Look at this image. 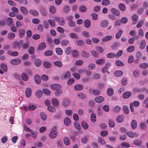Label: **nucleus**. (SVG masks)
Returning <instances> with one entry per match:
<instances>
[{"mask_svg": "<svg viewBox=\"0 0 148 148\" xmlns=\"http://www.w3.org/2000/svg\"><path fill=\"white\" fill-rule=\"evenodd\" d=\"M132 95L131 92L130 91H126L123 95V97L124 99H127L130 98Z\"/></svg>", "mask_w": 148, "mask_h": 148, "instance_id": "obj_10", "label": "nucleus"}, {"mask_svg": "<svg viewBox=\"0 0 148 148\" xmlns=\"http://www.w3.org/2000/svg\"><path fill=\"white\" fill-rule=\"evenodd\" d=\"M138 18V16L136 14H134L132 15V20L133 21L132 24L134 25L136 24Z\"/></svg>", "mask_w": 148, "mask_h": 148, "instance_id": "obj_8", "label": "nucleus"}, {"mask_svg": "<svg viewBox=\"0 0 148 148\" xmlns=\"http://www.w3.org/2000/svg\"><path fill=\"white\" fill-rule=\"evenodd\" d=\"M138 38V36L137 35H135L134 36L132 37L128 40V42L130 44H133L134 42V40H137Z\"/></svg>", "mask_w": 148, "mask_h": 148, "instance_id": "obj_5", "label": "nucleus"}, {"mask_svg": "<svg viewBox=\"0 0 148 148\" xmlns=\"http://www.w3.org/2000/svg\"><path fill=\"white\" fill-rule=\"evenodd\" d=\"M51 102L52 104L55 106H58L59 105L58 100L55 98H53Z\"/></svg>", "mask_w": 148, "mask_h": 148, "instance_id": "obj_26", "label": "nucleus"}, {"mask_svg": "<svg viewBox=\"0 0 148 148\" xmlns=\"http://www.w3.org/2000/svg\"><path fill=\"white\" fill-rule=\"evenodd\" d=\"M57 132L56 131H53L50 133L49 136L51 138H53L57 136Z\"/></svg>", "mask_w": 148, "mask_h": 148, "instance_id": "obj_15", "label": "nucleus"}, {"mask_svg": "<svg viewBox=\"0 0 148 148\" xmlns=\"http://www.w3.org/2000/svg\"><path fill=\"white\" fill-rule=\"evenodd\" d=\"M69 37L72 38L73 39H78V36L77 34L74 33H71L69 34Z\"/></svg>", "mask_w": 148, "mask_h": 148, "instance_id": "obj_41", "label": "nucleus"}, {"mask_svg": "<svg viewBox=\"0 0 148 148\" xmlns=\"http://www.w3.org/2000/svg\"><path fill=\"white\" fill-rule=\"evenodd\" d=\"M100 94V91L99 89H95L93 91V94L95 96H98Z\"/></svg>", "mask_w": 148, "mask_h": 148, "instance_id": "obj_52", "label": "nucleus"}, {"mask_svg": "<svg viewBox=\"0 0 148 148\" xmlns=\"http://www.w3.org/2000/svg\"><path fill=\"white\" fill-rule=\"evenodd\" d=\"M34 80L36 83L38 84H40L41 83V79L40 76L38 74H36L34 77Z\"/></svg>", "mask_w": 148, "mask_h": 148, "instance_id": "obj_11", "label": "nucleus"}, {"mask_svg": "<svg viewBox=\"0 0 148 148\" xmlns=\"http://www.w3.org/2000/svg\"><path fill=\"white\" fill-rule=\"evenodd\" d=\"M53 52L50 50H48L46 51L44 53V55L46 56H50L52 55Z\"/></svg>", "mask_w": 148, "mask_h": 148, "instance_id": "obj_55", "label": "nucleus"}, {"mask_svg": "<svg viewBox=\"0 0 148 148\" xmlns=\"http://www.w3.org/2000/svg\"><path fill=\"white\" fill-rule=\"evenodd\" d=\"M55 20L57 21H58L60 25H63L65 24V20L64 18H55Z\"/></svg>", "mask_w": 148, "mask_h": 148, "instance_id": "obj_3", "label": "nucleus"}, {"mask_svg": "<svg viewBox=\"0 0 148 148\" xmlns=\"http://www.w3.org/2000/svg\"><path fill=\"white\" fill-rule=\"evenodd\" d=\"M48 22L49 24L52 27H54L55 26V23L54 21L52 19H49Z\"/></svg>", "mask_w": 148, "mask_h": 148, "instance_id": "obj_64", "label": "nucleus"}, {"mask_svg": "<svg viewBox=\"0 0 148 148\" xmlns=\"http://www.w3.org/2000/svg\"><path fill=\"white\" fill-rule=\"evenodd\" d=\"M133 144L137 146H140L142 143L141 140L138 139L135 140L133 142Z\"/></svg>", "mask_w": 148, "mask_h": 148, "instance_id": "obj_36", "label": "nucleus"}, {"mask_svg": "<svg viewBox=\"0 0 148 148\" xmlns=\"http://www.w3.org/2000/svg\"><path fill=\"white\" fill-rule=\"evenodd\" d=\"M122 34V31L121 30H119L115 34V37L117 39H119Z\"/></svg>", "mask_w": 148, "mask_h": 148, "instance_id": "obj_59", "label": "nucleus"}, {"mask_svg": "<svg viewBox=\"0 0 148 148\" xmlns=\"http://www.w3.org/2000/svg\"><path fill=\"white\" fill-rule=\"evenodd\" d=\"M137 126L136 121L135 120H133L131 123V127L132 129H136Z\"/></svg>", "mask_w": 148, "mask_h": 148, "instance_id": "obj_22", "label": "nucleus"}, {"mask_svg": "<svg viewBox=\"0 0 148 148\" xmlns=\"http://www.w3.org/2000/svg\"><path fill=\"white\" fill-rule=\"evenodd\" d=\"M112 37L111 36H107L103 38L102 39V40L103 42H106L112 39Z\"/></svg>", "mask_w": 148, "mask_h": 148, "instance_id": "obj_24", "label": "nucleus"}, {"mask_svg": "<svg viewBox=\"0 0 148 148\" xmlns=\"http://www.w3.org/2000/svg\"><path fill=\"white\" fill-rule=\"evenodd\" d=\"M81 55L83 57L86 58H87L89 56V53L88 52H86L84 51H83L82 52Z\"/></svg>", "mask_w": 148, "mask_h": 148, "instance_id": "obj_48", "label": "nucleus"}, {"mask_svg": "<svg viewBox=\"0 0 148 148\" xmlns=\"http://www.w3.org/2000/svg\"><path fill=\"white\" fill-rule=\"evenodd\" d=\"M53 64L55 66L59 67H61L62 65V62L59 61H56L54 62Z\"/></svg>", "mask_w": 148, "mask_h": 148, "instance_id": "obj_32", "label": "nucleus"}, {"mask_svg": "<svg viewBox=\"0 0 148 148\" xmlns=\"http://www.w3.org/2000/svg\"><path fill=\"white\" fill-rule=\"evenodd\" d=\"M46 47L45 43L44 42H42L40 43L39 45V49L40 50H43Z\"/></svg>", "mask_w": 148, "mask_h": 148, "instance_id": "obj_28", "label": "nucleus"}, {"mask_svg": "<svg viewBox=\"0 0 148 148\" xmlns=\"http://www.w3.org/2000/svg\"><path fill=\"white\" fill-rule=\"evenodd\" d=\"M64 142L66 145H69L70 143L69 138L66 137H65L64 138Z\"/></svg>", "mask_w": 148, "mask_h": 148, "instance_id": "obj_40", "label": "nucleus"}, {"mask_svg": "<svg viewBox=\"0 0 148 148\" xmlns=\"http://www.w3.org/2000/svg\"><path fill=\"white\" fill-rule=\"evenodd\" d=\"M64 124L66 126L70 125L71 123V120L68 117H66L64 119Z\"/></svg>", "mask_w": 148, "mask_h": 148, "instance_id": "obj_16", "label": "nucleus"}, {"mask_svg": "<svg viewBox=\"0 0 148 148\" xmlns=\"http://www.w3.org/2000/svg\"><path fill=\"white\" fill-rule=\"evenodd\" d=\"M35 48L33 47H30L28 49V51L30 54H33L34 53Z\"/></svg>", "mask_w": 148, "mask_h": 148, "instance_id": "obj_49", "label": "nucleus"}, {"mask_svg": "<svg viewBox=\"0 0 148 148\" xmlns=\"http://www.w3.org/2000/svg\"><path fill=\"white\" fill-rule=\"evenodd\" d=\"M116 64L117 66H121L124 65V63L121 60H117L116 61Z\"/></svg>", "mask_w": 148, "mask_h": 148, "instance_id": "obj_47", "label": "nucleus"}, {"mask_svg": "<svg viewBox=\"0 0 148 148\" xmlns=\"http://www.w3.org/2000/svg\"><path fill=\"white\" fill-rule=\"evenodd\" d=\"M77 97L80 99H84L86 97V95L83 93H80L77 95Z\"/></svg>", "mask_w": 148, "mask_h": 148, "instance_id": "obj_43", "label": "nucleus"}, {"mask_svg": "<svg viewBox=\"0 0 148 148\" xmlns=\"http://www.w3.org/2000/svg\"><path fill=\"white\" fill-rule=\"evenodd\" d=\"M41 118L43 121H45L47 119V117L45 114L44 112H41L40 114Z\"/></svg>", "mask_w": 148, "mask_h": 148, "instance_id": "obj_56", "label": "nucleus"}, {"mask_svg": "<svg viewBox=\"0 0 148 148\" xmlns=\"http://www.w3.org/2000/svg\"><path fill=\"white\" fill-rule=\"evenodd\" d=\"M7 54L12 56H17L18 55V53L16 51L11 52L10 51H9L7 52Z\"/></svg>", "mask_w": 148, "mask_h": 148, "instance_id": "obj_42", "label": "nucleus"}, {"mask_svg": "<svg viewBox=\"0 0 148 148\" xmlns=\"http://www.w3.org/2000/svg\"><path fill=\"white\" fill-rule=\"evenodd\" d=\"M110 1L109 0H103L101 2L102 5L103 6H106L110 5Z\"/></svg>", "mask_w": 148, "mask_h": 148, "instance_id": "obj_35", "label": "nucleus"}, {"mask_svg": "<svg viewBox=\"0 0 148 148\" xmlns=\"http://www.w3.org/2000/svg\"><path fill=\"white\" fill-rule=\"evenodd\" d=\"M123 72L120 70L116 71L114 73V75L116 77H121L122 75Z\"/></svg>", "mask_w": 148, "mask_h": 148, "instance_id": "obj_25", "label": "nucleus"}, {"mask_svg": "<svg viewBox=\"0 0 148 148\" xmlns=\"http://www.w3.org/2000/svg\"><path fill=\"white\" fill-rule=\"evenodd\" d=\"M81 124L82 127L84 129L86 130L88 129V126L86 123L83 121L82 122Z\"/></svg>", "mask_w": 148, "mask_h": 148, "instance_id": "obj_51", "label": "nucleus"}, {"mask_svg": "<svg viewBox=\"0 0 148 148\" xmlns=\"http://www.w3.org/2000/svg\"><path fill=\"white\" fill-rule=\"evenodd\" d=\"M0 67L1 69L5 72H7V66L5 63H2L0 65Z\"/></svg>", "mask_w": 148, "mask_h": 148, "instance_id": "obj_20", "label": "nucleus"}, {"mask_svg": "<svg viewBox=\"0 0 148 148\" xmlns=\"http://www.w3.org/2000/svg\"><path fill=\"white\" fill-rule=\"evenodd\" d=\"M6 21L7 25L9 26L14 25L13 24V19L11 17H9L6 20Z\"/></svg>", "mask_w": 148, "mask_h": 148, "instance_id": "obj_7", "label": "nucleus"}, {"mask_svg": "<svg viewBox=\"0 0 148 148\" xmlns=\"http://www.w3.org/2000/svg\"><path fill=\"white\" fill-rule=\"evenodd\" d=\"M36 95L38 98H40L42 95V92L41 90H38L36 92Z\"/></svg>", "mask_w": 148, "mask_h": 148, "instance_id": "obj_53", "label": "nucleus"}, {"mask_svg": "<svg viewBox=\"0 0 148 148\" xmlns=\"http://www.w3.org/2000/svg\"><path fill=\"white\" fill-rule=\"evenodd\" d=\"M145 87H143L141 88H134V91L135 92L141 93L144 92L145 90Z\"/></svg>", "mask_w": 148, "mask_h": 148, "instance_id": "obj_14", "label": "nucleus"}, {"mask_svg": "<svg viewBox=\"0 0 148 148\" xmlns=\"http://www.w3.org/2000/svg\"><path fill=\"white\" fill-rule=\"evenodd\" d=\"M139 67L142 69H145L148 67V64L144 63L140 64L139 66Z\"/></svg>", "mask_w": 148, "mask_h": 148, "instance_id": "obj_50", "label": "nucleus"}, {"mask_svg": "<svg viewBox=\"0 0 148 148\" xmlns=\"http://www.w3.org/2000/svg\"><path fill=\"white\" fill-rule=\"evenodd\" d=\"M70 8L69 6L68 5L65 6L63 9V12L65 13H68L70 11Z\"/></svg>", "mask_w": 148, "mask_h": 148, "instance_id": "obj_33", "label": "nucleus"}, {"mask_svg": "<svg viewBox=\"0 0 148 148\" xmlns=\"http://www.w3.org/2000/svg\"><path fill=\"white\" fill-rule=\"evenodd\" d=\"M44 66L47 69H49L51 66V64L47 61H45L43 63Z\"/></svg>", "mask_w": 148, "mask_h": 148, "instance_id": "obj_60", "label": "nucleus"}, {"mask_svg": "<svg viewBox=\"0 0 148 148\" xmlns=\"http://www.w3.org/2000/svg\"><path fill=\"white\" fill-rule=\"evenodd\" d=\"M21 77L22 79L24 81H27L28 79V76L27 74L25 73H22Z\"/></svg>", "mask_w": 148, "mask_h": 148, "instance_id": "obj_23", "label": "nucleus"}, {"mask_svg": "<svg viewBox=\"0 0 148 148\" xmlns=\"http://www.w3.org/2000/svg\"><path fill=\"white\" fill-rule=\"evenodd\" d=\"M32 90L30 88H28L26 89L25 94L27 97H29L31 95Z\"/></svg>", "mask_w": 148, "mask_h": 148, "instance_id": "obj_18", "label": "nucleus"}, {"mask_svg": "<svg viewBox=\"0 0 148 148\" xmlns=\"http://www.w3.org/2000/svg\"><path fill=\"white\" fill-rule=\"evenodd\" d=\"M108 21L106 20L102 21L101 23V26L103 27H106L108 26Z\"/></svg>", "mask_w": 148, "mask_h": 148, "instance_id": "obj_34", "label": "nucleus"}, {"mask_svg": "<svg viewBox=\"0 0 148 148\" xmlns=\"http://www.w3.org/2000/svg\"><path fill=\"white\" fill-rule=\"evenodd\" d=\"M124 119V116L123 115H121L117 116L116 121L119 123H121L123 121Z\"/></svg>", "mask_w": 148, "mask_h": 148, "instance_id": "obj_19", "label": "nucleus"}, {"mask_svg": "<svg viewBox=\"0 0 148 148\" xmlns=\"http://www.w3.org/2000/svg\"><path fill=\"white\" fill-rule=\"evenodd\" d=\"M119 9L123 11H125L126 10V7L125 4L123 3H121L119 5Z\"/></svg>", "mask_w": 148, "mask_h": 148, "instance_id": "obj_29", "label": "nucleus"}, {"mask_svg": "<svg viewBox=\"0 0 148 148\" xmlns=\"http://www.w3.org/2000/svg\"><path fill=\"white\" fill-rule=\"evenodd\" d=\"M47 109L48 110L52 112H54L56 111V109L53 107L51 106H49Z\"/></svg>", "mask_w": 148, "mask_h": 148, "instance_id": "obj_61", "label": "nucleus"}, {"mask_svg": "<svg viewBox=\"0 0 148 148\" xmlns=\"http://www.w3.org/2000/svg\"><path fill=\"white\" fill-rule=\"evenodd\" d=\"M146 41L144 40H142L140 41V48L141 49H144L145 46Z\"/></svg>", "mask_w": 148, "mask_h": 148, "instance_id": "obj_37", "label": "nucleus"}, {"mask_svg": "<svg viewBox=\"0 0 148 148\" xmlns=\"http://www.w3.org/2000/svg\"><path fill=\"white\" fill-rule=\"evenodd\" d=\"M105 60L101 59L97 60L96 61V63L98 65H101L104 63Z\"/></svg>", "mask_w": 148, "mask_h": 148, "instance_id": "obj_31", "label": "nucleus"}, {"mask_svg": "<svg viewBox=\"0 0 148 148\" xmlns=\"http://www.w3.org/2000/svg\"><path fill=\"white\" fill-rule=\"evenodd\" d=\"M29 41H27L23 43V45L22 48L23 49H27L28 48L29 46Z\"/></svg>", "mask_w": 148, "mask_h": 148, "instance_id": "obj_46", "label": "nucleus"}, {"mask_svg": "<svg viewBox=\"0 0 148 148\" xmlns=\"http://www.w3.org/2000/svg\"><path fill=\"white\" fill-rule=\"evenodd\" d=\"M19 37L21 38H22L24 36L25 33V31L23 29H20L19 30Z\"/></svg>", "mask_w": 148, "mask_h": 148, "instance_id": "obj_57", "label": "nucleus"}, {"mask_svg": "<svg viewBox=\"0 0 148 148\" xmlns=\"http://www.w3.org/2000/svg\"><path fill=\"white\" fill-rule=\"evenodd\" d=\"M69 43V41L66 39L63 40H62L61 42V44L64 46L68 44Z\"/></svg>", "mask_w": 148, "mask_h": 148, "instance_id": "obj_58", "label": "nucleus"}, {"mask_svg": "<svg viewBox=\"0 0 148 148\" xmlns=\"http://www.w3.org/2000/svg\"><path fill=\"white\" fill-rule=\"evenodd\" d=\"M104 100V99L102 96H97L95 99V101L98 103L102 102Z\"/></svg>", "mask_w": 148, "mask_h": 148, "instance_id": "obj_4", "label": "nucleus"}, {"mask_svg": "<svg viewBox=\"0 0 148 148\" xmlns=\"http://www.w3.org/2000/svg\"><path fill=\"white\" fill-rule=\"evenodd\" d=\"M62 104L64 106H67L70 104V101L68 99L65 98L63 100Z\"/></svg>", "mask_w": 148, "mask_h": 148, "instance_id": "obj_17", "label": "nucleus"}, {"mask_svg": "<svg viewBox=\"0 0 148 148\" xmlns=\"http://www.w3.org/2000/svg\"><path fill=\"white\" fill-rule=\"evenodd\" d=\"M34 63L36 66H38L41 64L42 61L39 59H36L34 60Z\"/></svg>", "mask_w": 148, "mask_h": 148, "instance_id": "obj_44", "label": "nucleus"}, {"mask_svg": "<svg viewBox=\"0 0 148 148\" xmlns=\"http://www.w3.org/2000/svg\"><path fill=\"white\" fill-rule=\"evenodd\" d=\"M114 90L111 88H108L107 90V95L110 96H112L114 94Z\"/></svg>", "mask_w": 148, "mask_h": 148, "instance_id": "obj_13", "label": "nucleus"}, {"mask_svg": "<svg viewBox=\"0 0 148 148\" xmlns=\"http://www.w3.org/2000/svg\"><path fill=\"white\" fill-rule=\"evenodd\" d=\"M56 53L58 55H61L63 53V51L60 48H57L56 49Z\"/></svg>", "mask_w": 148, "mask_h": 148, "instance_id": "obj_54", "label": "nucleus"}, {"mask_svg": "<svg viewBox=\"0 0 148 148\" xmlns=\"http://www.w3.org/2000/svg\"><path fill=\"white\" fill-rule=\"evenodd\" d=\"M79 10L81 12H85L87 10V8L84 5H81L79 8Z\"/></svg>", "mask_w": 148, "mask_h": 148, "instance_id": "obj_45", "label": "nucleus"}, {"mask_svg": "<svg viewBox=\"0 0 148 148\" xmlns=\"http://www.w3.org/2000/svg\"><path fill=\"white\" fill-rule=\"evenodd\" d=\"M62 93V91L58 89L56 90L55 92V95L56 96H60Z\"/></svg>", "mask_w": 148, "mask_h": 148, "instance_id": "obj_63", "label": "nucleus"}, {"mask_svg": "<svg viewBox=\"0 0 148 148\" xmlns=\"http://www.w3.org/2000/svg\"><path fill=\"white\" fill-rule=\"evenodd\" d=\"M50 87L52 89L56 90L58 89L61 88V86L59 84H54L51 85Z\"/></svg>", "mask_w": 148, "mask_h": 148, "instance_id": "obj_12", "label": "nucleus"}, {"mask_svg": "<svg viewBox=\"0 0 148 148\" xmlns=\"http://www.w3.org/2000/svg\"><path fill=\"white\" fill-rule=\"evenodd\" d=\"M128 136L130 138H132L134 137L135 134V133L132 131L128 132L127 133Z\"/></svg>", "mask_w": 148, "mask_h": 148, "instance_id": "obj_38", "label": "nucleus"}, {"mask_svg": "<svg viewBox=\"0 0 148 148\" xmlns=\"http://www.w3.org/2000/svg\"><path fill=\"white\" fill-rule=\"evenodd\" d=\"M111 11L113 14L114 15L119 16L120 15L119 11L118 10L114 8L111 9Z\"/></svg>", "mask_w": 148, "mask_h": 148, "instance_id": "obj_6", "label": "nucleus"}, {"mask_svg": "<svg viewBox=\"0 0 148 148\" xmlns=\"http://www.w3.org/2000/svg\"><path fill=\"white\" fill-rule=\"evenodd\" d=\"M85 27L86 28H89L90 26V22L89 20L86 19L84 21Z\"/></svg>", "mask_w": 148, "mask_h": 148, "instance_id": "obj_27", "label": "nucleus"}, {"mask_svg": "<svg viewBox=\"0 0 148 148\" xmlns=\"http://www.w3.org/2000/svg\"><path fill=\"white\" fill-rule=\"evenodd\" d=\"M83 87L82 84H78L74 86V89L77 91H79L83 89Z\"/></svg>", "mask_w": 148, "mask_h": 148, "instance_id": "obj_9", "label": "nucleus"}, {"mask_svg": "<svg viewBox=\"0 0 148 148\" xmlns=\"http://www.w3.org/2000/svg\"><path fill=\"white\" fill-rule=\"evenodd\" d=\"M21 62V60L18 58H15L11 60L10 61V63L13 65H17L19 64Z\"/></svg>", "mask_w": 148, "mask_h": 148, "instance_id": "obj_2", "label": "nucleus"}, {"mask_svg": "<svg viewBox=\"0 0 148 148\" xmlns=\"http://www.w3.org/2000/svg\"><path fill=\"white\" fill-rule=\"evenodd\" d=\"M135 49V47L133 46H131L129 47L127 49V51L129 53L132 52L134 51Z\"/></svg>", "mask_w": 148, "mask_h": 148, "instance_id": "obj_39", "label": "nucleus"}, {"mask_svg": "<svg viewBox=\"0 0 148 148\" xmlns=\"http://www.w3.org/2000/svg\"><path fill=\"white\" fill-rule=\"evenodd\" d=\"M20 9L21 11L23 14L26 15L27 14L28 11L26 8L23 6H21Z\"/></svg>", "mask_w": 148, "mask_h": 148, "instance_id": "obj_21", "label": "nucleus"}, {"mask_svg": "<svg viewBox=\"0 0 148 148\" xmlns=\"http://www.w3.org/2000/svg\"><path fill=\"white\" fill-rule=\"evenodd\" d=\"M71 73L69 71L64 72L60 76V78L62 80H64L68 79L71 76Z\"/></svg>", "mask_w": 148, "mask_h": 148, "instance_id": "obj_1", "label": "nucleus"}, {"mask_svg": "<svg viewBox=\"0 0 148 148\" xmlns=\"http://www.w3.org/2000/svg\"><path fill=\"white\" fill-rule=\"evenodd\" d=\"M49 10L51 13L53 14L56 12V9L54 6L51 5L49 7Z\"/></svg>", "mask_w": 148, "mask_h": 148, "instance_id": "obj_30", "label": "nucleus"}, {"mask_svg": "<svg viewBox=\"0 0 148 148\" xmlns=\"http://www.w3.org/2000/svg\"><path fill=\"white\" fill-rule=\"evenodd\" d=\"M91 120L92 122H95L96 121V116L95 115L92 113L90 116Z\"/></svg>", "mask_w": 148, "mask_h": 148, "instance_id": "obj_62", "label": "nucleus"}]
</instances>
